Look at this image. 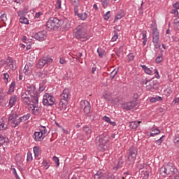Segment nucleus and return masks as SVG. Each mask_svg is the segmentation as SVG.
Listing matches in <instances>:
<instances>
[{"mask_svg":"<svg viewBox=\"0 0 179 179\" xmlns=\"http://www.w3.org/2000/svg\"><path fill=\"white\" fill-rule=\"evenodd\" d=\"M38 97V94H37V90H36V87L34 85H31L27 91H24L22 93L21 100L24 103V104H27V106H30L31 101L34 100V98Z\"/></svg>","mask_w":179,"mask_h":179,"instance_id":"1","label":"nucleus"},{"mask_svg":"<svg viewBox=\"0 0 179 179\" xmlns=\"http://www.w3.org/2000/svg\"><path fill=\"white\" fill-rule=\"evenodd\" d=\"M159 174L163 177L165 176H173L177 173V169L173 163H168L166 166H162L159 169Z\"/></svg>","mask_w":179,"mask_h":179,"instance_id":"2","label":"nucleus"},{"mask_svg":"<svg viewBox=\"0 0 179 179\" xmlns=\"http://www.w3.org/2000/svg\"><path fill=\"white\" fill-rule=\"evenodd\" d=\"M74 36L76 38H78V40H80L81 41H86V40H87V34H86L83 25H78L74 29Z\"/></svg>","mask_w":179,"mask_h":179,"instance_id":"3","label":"nucleus"},{"mask_svg":"<svg viewBox=\"0 0 179 179\" xmlns=\"http://www.w3.org/2000/svg\"><path fill=\"white\" fill-rule=\"evenodd\" d=\"M46 27L50 30H58L61 27V20L57 17H52L47 21Z\"/></svg>","mask_w":179,"mask_h":179,"instance_id":"4","label":"nucleus"},{"mask_svg":"<svg viewBox=\"0 0 179 179\" xmlns=\"http://www.w3.org/2000/svg\"><path fill=\"white\" fill-rule=\"evenodd\" d=\"M138 155V149L135 147H131L128 150V164H134L135 160H136V156Z\"/></svg>","mask_w":179,"mask_h":179,"instance_id":"5","label":"nucleus"},{"mask_svg":"<svg viewBox=\"0 0 179 179\" xmlns=\"http://www.w3.org/2000/svg\"><path fill=\"white\" fill-rule=\"evenodd\" d=\"M8 122H10L13 128H16L19 124H20V117L17 115V113L15 111H12L8 117Z\"/></svg>","mask_w":179,"mask_h":179,"instance_id":"6","label":"nucleus"},{"mask_svg":"<svg viewBox=\"0 0 179 179\" xmlns=\"http://www.w3.org/2000/svg\"><path fill=\"white\" fill-rule=\"evenodd\" d=\"M0 65H2L6 69H8L9 71H13L15 69V61H13V59L10 57H8L6 61L1 60Z\"/></svg>","mask_w":179,"mask_h":179,"instance_id":"7","label":"nucleus"},{"mask_svg":"<svg viewBox=\"0 0 179 179\" xmlns=\"http://www.w3.org/2000/svg\"><path fill=\"white\" fill-rule=\"evenodd\" d=\"M55 103V98L54 96H51L50 94H45L43 96V106H54V103Z\"/></svg>","mask_w":179,"mask_h":179,"instance_id":"8","label":"nucleus"},{"mask_svg":"<svg viewBox=\"0 0 179 179\" xmlns=\"http://www.w3.org/2000/svg\"><path fill=\"white\" fill-rule=\"evenodd\" d=\"M159 41H160L159 38V30L155 28L153 29V33H152V43H154L155 48L157 49L160 48Z\"/></svg>","mask_w":179,"mask_h":179,"instance_id":"9","label":"nucleus"},{"mask_svg":"<svg viewBox=\"0 0 179 179\" xmlns=\"http://www.w3.org/2000/svg\"><path fill=\"white\" fill-rule=\"evenodd\" d=\"M68 100H69V90L64 89L61 95L60 104L62 106H66V103H68Z\"/></svg>","mask_w":179,"mask_h":179,"instance_id":"10","label":"nucleus"},{"mask_svg":"<svg viewBox=\"0 0 179 179\" xmlns=\"http://www.w3.org/2000/svg\"><path fill=\"white\" fill-rule=\"evenodd\" d=\"M52 59L48 58V57H43L39 60L38 64H36V68H43V66H47V65H50V64H52Z\"/></svg>","mask_w":179,"mask_h":179,"instance_id":"11","label":"nucleus"},{"mask_svg":"<svg viewBox=\"0 0 179 179\" xmlns=\"http://www.w3.org/2000/svg\"><path fill=\"white\" fill-rule=\"evenodd\" d=\"M30 108H31L33 113H38L40 108H38V97L35 96L34 99H32L31 104H29Z\"/></svg>","mask_w":179,"mask_h":179,"instance_id":"12","label":"nucleus"},{"mask_svg":"<svg viewBox=\"0 0 179 179\" xmlns=\"http://www.w3.org/2000/svg\"><path fill=\"white\" fill-rule=\"evenodd\" d=\"M106 143H107V139L106 137L103 136H99L96 138V144L97 146L101 148V149H104V146H106Z\"/></svg>","mask_w":179,"mask_h":179,"instance_id":"13","label":"nucleus"},{"mask_svg":"<svg viewBox=\"0 0 179 179\" xmlns=\"http://www.w3.org/2000/svg\"><path fill=\"white\" fill-rule=\"evenodd\" d=\"M94 178L95 179H114V176L111 174H106L103 173L101 172V171H98L95 175H94Z\"/></svg>","mask_w":179,"mask_h":179,"instance_id":"14","label":"nucleus"},{"mask_svg":"<svg viewBox=\"0 0 179 179\" xmlns=\"http://www.w3.org/2000/svg\"><path fill=\"white\" fill-rule=\"evenodd\" d=\"M80 107L83 110L85 114H89L90 113V103L87 101H81Z\"/></svg>","mask_w":179,"mask_h":179,"instance_id":"15","label":"nucleus"},{"mask_svg":"<svg viewBox=\"0 0 179 179\" xmlns=\"http://www.w3.org/2000/svg\"><path fill=\"white\" fill-rule=\"evenodd\" d=\"M34 37L38 41H44L47 38V32L45 31H39L35 34Z\"/></svg>","mask_w":179,"mask_h":179,"instance_id":"16","label":"nucleus"},{"mask_svg":"<svg viewBox=\"0 0 179 179\" xmlns=\"http://www.w3.org/2000/svg\"><path fill=\"white\" fill-rule=\"evenodd\" d=\"M36 142H43L44 141L45 136L41 131H36L33 136Z\"/></svg>","mask_w":179,"mask_h":179,"instance_id":"17","label":"nucleus"},{"mask_svg":"<svg viewBox=\"0 0 179 179\" xmlns=\"http://www.w3.org/2000/svg\"><path fill=\"white\" fill-rule=\"evenodd\" d=\"M136 103L135 101H129L125 103L122 104V108L124 110H132L135 107Z\"/></svg>","mask_w":179,"mask_h":179,"instance_id":"18","label":"nucleus"},{"mask_svg":"<svg viewBox=\"0 0 179 179\" xmlns=\"http://www.w3.org/2000/svg\"><path fill=\"white\" fill-rule=\"evenodd\" d=\"M71 3L74 6V13H78L79 6H80V1L79 0H71Z\"/></svg>","mask_w":179,"mask_h":179,"instance_id":"19","label":"nucleus"},{"mask_svg":"<svg viewBox=\"0 0 179 179\" xmlns=\"http://www.w3.org/2000/svg\"><path fill=\"white\" fill-rule=\"evenodd\" d=\"M8 128V120L6 118H3L0 120V131L6 129Z\"/></svg>","mask_w":179,"mask_h":179,"instance_id":"20","label":"nucleus"},{"mask_svg":"<svg viewBox=\"0 0 179 179\" xmlns=\"http://www.w3.org/2000/svg\"><path fill=\"white\" fill-rule=\"evenodd\" d=\"M6 22H8L6 14H2L0 16V29L1 27H3L4 24H6Z\"/></svg>","mask_w":179,"mask_h":179,"instance_id":"21","label":"nucleus"},{"mask_svg":"<svg viewBox=\"0 0 179 179\" xmlns=\"http://www.w3.org/2000/svg\"><path fill=\"white\" fill-rule=\"evenodd\" d=\"M16 101H17V96L16 95L11 96L9 100V107H13L16 104Z\"/></svg>","mask_w":179,"mask_h":179,"instance_id":"22","label":"nucleus"},{"mask_svg":"<svg viewBox=\"0 0 179 179\" xmlns=\"http://www.w3.org/2000/svg\"><path fill=\"white\" fill-rule=\"evenodd\" d=\"M140 124H141V121H139V122H138V121L130 122H129V127L131 129H136V128H138V127H139Z\"/></svg>","mask_w":179,"mask_h":179,"instance_id":"23","label":"nucleus"},{"mask_svg":"<svg viewBox=\"0 0 179 179\" xmlns=\"http://www.w3.org/2000/svg\"><path fill=\"white\" fill-rule=\"evenodd\" d=\"M23 71L25 75H29V73H31V65H30V64H27Z\"/></svg>","mask_w":179,"mask_h":179,"instance_id":"24","label":"nucleus"},{"mask_svg":"<svg viewBox=\"0 0 179 179\" xmlns=\"http://www.w3.org/2000/svg\"><path fill=\"white\" fill-rule=\"evenodd\" d=\"M75 15L76 16H78V17H80L81 20H86V19H87V13H83L79 14L78 10H77V13H75Z\"/></svg>","mask_w":179,"mask_h":179,"instance_id":"25","label":"nucleus"},{"mask_svg":"<svg viewBox=\"0 0 179 179\" xmlns=\"http://www.w3.org/2000/svg\"><path fill=\"white\" fill-rule=\"evenodd\" d=\"M31 41L29 42H25L24 44L22 45V48H25L26 51H29V50H30L31 48Z\"/></svg>","mask_w":179,"mask_h":179,"instance_id":"26","label":"nucleus"},{"mask_svg":"<svg viewBox=\"0 0 179 179\" xmlns=\"http://www.w3.org/2000/svg\"><path fill=\"white\" fill-rule=\"evenodd\" d=\"M83 131H84V132H85L87 138H90V135H92V129H89V127L87 126H85L83 128Z\"/></svg>","mask_w":179,"mask_h":179,"instance_id":"27","label":"nucleus"},{"mask_svg":"<svg viewBox=\"0 0 179 179\" xmlns=\"http://www.w3.org/2000/svg\"><path fill=\"white\" fill-rule=\"evenodd\" d=\"M15 86H16V83L15 82H12L7 92L8 94H11L13 93V92H15Z\"/></svg>","mask_w":179,"mask_h":179,"instance_id":"28","label":"nucleus"},{"mask_svg":"<svg viewBox=\"0 0 179 179\" xmlns=\"http://www.w3.org/2000/svg\"><path fill=\"white\" fill-rule=\"evenodd\" d=\"M124 16H125V13H124L123 10H121L120 13L115 16L114 22H117V20H120V19H122Z\"/></svg>","mask_w":179,"mask_h":179,"instance_id":"29","label":"nucleus"},{"mask_svg":"<svg viewBox=\"0 0 179 179\" xmlns=\"http://www.w3.org/2000/svg\"><path fill=\"white\" fill-rule=\"evenodd\" d=\"M39 132H41V134H43V136H47V134L48 133V131H47V127H45V126H41Z\"/></svg>","mask_w":179,"mask_h":179,"instance_id":"30","label":"nucleus"},{"mask_svg":"<svg viewBox=\"0 0 179 179\" xmlns=\"http://www.w3.org/2000/svg\"><path fill=\"white\" fill-rule=\"evenodd\" d=\"M20 23H22V24H29V20L22 15L20 18Z\"/></svg>","mask_w":179,"mask_h":179,"instance_id":"31","label":"nucleus"},{"mask_svg":"<svg viewBox=\"0 0 179 179\" xmlns=\"http://www.w3.org/2000/svg\"><path fill=\"white\" fill-rule=\"evenodd\" d=\"M31 117L30 113H28L21 117H20V122H24V121H27V120H29Z\"/></svg>","mask_w":179,"mask_h":179,"instance_id":"32","label":"nucleus"},{"mask_svg":"<svg viewBox=\"0 0 179 179\" xmlns=\"http://www.w3.org/2000/svg\"><path fill=\"white\" fill-rule=\"evenodd\" d=\"M97 52L99 54V58H103V56L106 55V51L100 48L97 49Z\"/></svg>","mask_w":179,"mask_h":179,"instance_id":"33","label":"nucleus"},{"mask_svg":"<svg viewBox=\"0 0 179 179\" xmlns=\"http://www.w3.org/2000/svg\"><path fill=\"white\" fill-rule=\"evenodd\" d=\"M141 67L143 68V69H144L147 75H152V70H150V69H149L148 66H146L145 65H142Z\"/></svg>","mask_w":179,"mask_h":179,"instance_id":"34","label":"nucleus"},{"mask_svg":"<svg viewBox=\"0 0 179 179\" xmlns=\"http://www.w3.org/2000/svg\"><path fill=\"white\" fill-rule=\"evenodd\" d=\"M6 100V95L3 92H0V106L3 104V101Z\"/></svg>","mask_w":179,"mask_h":179,"instance_id":"35","label":"nucleus"},{"mask_svg":"<svg viewBox=\"0 0 179 179\" xmlns=\"http://www.w3.org/2000/svg\"><path fill=\"white\" fill-rule=\"evenodd\" d=\"M33 150L35 157H38V155H40V148H38V147L35 146L34 147Z\"/></svg>","mask_w":179,"mask_h":179,"instance_id":"36","label":"nucleus"},{"mask_svg":"<svg viewBox=\"0 0 179 179\" xmlns=\"http://www.w3.org/2000/svg\"><path fill=\"white\" fill-rule=\"evenodd\" d=\"M146 85L147 90H150V89H152L153 87V81L152 80H149Z\"/></svg>","mask_w":179,"mask_h":179,"instance_id":"37","label":"nucleus"},{"mask_svg":"<svg viewBox=\"0 0 179 179\" xmlns=\"http://www.w3.org/2000/svg\"><path fill=\"white\" fill-rule=\"evenodd\" d=\"M6 142H8V138L0 134V145H3V143H6Z\"/></svg>","mask_w":179,"mask_h":179,"instance_id":"38","label":"nucleus"},{"mask_svg":"<svg viewBox=\"0 0 179 179\" xmlns=\"http://www.w3.org/2000/svg\"><path fill=\"white\" fill-rule=\"evenodd\" d=\"M159 134H160V130H159L158 129H155L152 131V132L150 134V136H155V135H159Z\"/></svg>","mask_w":179,"mask_h":179,"instance_id":"39","label":"nucleus"},{"mask_svg":"<svg viewBox=\"0 0 179 179\" xmlns=\"http://www.w3.org/2000/svg\"><path fill=\"white\" fill-rule=\"evenodd\" d=\"M118 73V69H115L110 73V79H114L115 78V75Z\"/></svg>","mask_w":179,"mask_h":179,"instance_id":"40","label":"nucleus"},{"mask_svg":"<svg viewBox=\"0 0 179 179\" xmlns=\"http://www.w3.org/2000/svg\"><path fill=\"white\" fill-rule=\"evenodd\" d=\"M103 97L104 99H106V100L110 101V100H111V92H107L106 94L103 95Z\"/></svg>","mask_w":179,"mask_h":179,"instance_id":"41","label":"nucleus"},{"mask_svg":"<svg viewBox=\"0 0 179 179\" xmlns=\"http://www.w3.org/2000/svg\"><path fill=\"white\" fill-rule=\"evenodd\" d=\"M42 167H43L45 170H48V169L50 167V164H48V162H47V161H43L42 163Z\"/></svg>","mask_w":179,"mask_h":179,"instance_id":"42","label":"nucleus"},{"mask_svg":"<svg viewBox=\"0 0 179 179\" xmlns=\"http://www.w3.org/2000/svg\"><path fill=\"white\" fill-rule=\"evenodd\" d=\"M131 178V173H129V171H127L124 173V176H122V179H130Z\"/></svg>","mask_w":179,"mask_h":179,"instance_id":"43","label":"nucleus"},{"mask_svg":"<svg viewBox=\"0 0 179 179\" xmlns=\"http://www.w3.org/2000/svg\"><path fill=\"white\" fill-rule=\"evenodd\" d=\"M103 8H106L108 6V0H101Z\"/></svg>","mask_w":179,"mask_h":179,"instance_id":"44","label":"nucleus"},{"mask_svg":"<svg viewBox=\"0 0 179 179\" xmlns=\"http://www.w3.org/2000/svg\"><path fill=\"white\" fill-rule=\"evenodd\" d=\"M27 162H31L33 160V155L30 152H27Z\"/></svg>","mask_w":179,"mask_h":179,"instance_id":"45","label":"nucleus"},{"mask_svg":"<svg viewBox=\"0 0 179 179\" xmlns=\"http://www.w3.org/2000/svg\"><path fill=\"white\" fill-rule=\"evenodd\" d=\"M27 13V10H20L17 12L18 16H23Z\"/></svg>","mask_w":179,"mask_h":179,"instance_id":"46","label":"nucleus"},{"mask_svg":"<svg viewBox=\"0 0 179 179\" xmlns=\"http://www.w3.org/2000/svg\"><path fill=\"white\" fill-rule=\"evenodd\" d=\"M127 58L129 59V62L134 61V59H135V55H134V54L132 53H130L127 55Z\"/></svg>","mask_w":179,"mask_h":179,"instance_id":"47","label":"nucleus"},{"mask_svg":"<svg viewBox=\"0 0 179 179\" xmlns=\"http://www.w3.org/2000/svg\"><path fill=\"white\" fill-rule=\"evenodd\" d=\"M52 160L55 162V163L57 164V166H59V159L57 157V156H54L52 157Z\"/></svg>","mask_w":179,"mask_h":179,"instance_id":"48","label":"nucleus"},{"mask_svg":"<svg viewBox=\"0 0 179 179\" xmlns=\"http://www.w3.org/2000/svg\"><path fill=\"white\" fill-rule=\"evenodd\" d=\"M150 27L152 29V34H153V30H155V29H156L157 30V27L156 25V22H152L151 24H150Z\"/></svg>","mask_w":179,"mask_h":179,"instance_id":"49","label":"nucleus"},{"mask_svg":"<svg viewBox=\"0 0 179 179\" xmlns=\"http://www.w3.org/2000/svg\"><path fill=\"white\" fill-rule=\"evenodd\" d=\"M56 9H61V0H57L55 4Z\"/></svg>","mask_w":179,"mask_h":179,"instance_id":"50","label":"nucleus"},{"mask_svg":"<svg viewBox=\"0 0 179 179\" xmlns=\"http://www.w3.org/2000/svg\"><path fill=\"white\" fill-rule=\"evenodd\" d=\"M157 64H160V62H162V61H163V57L162 56H159L156 58L155 59Z\"/></svg>","mask_w":179,"mask_h":179,"instance_id":"51","label":"nucleus"},{"mask_svg":"<svg viewBox=\"0 0 179 179\" xmlns=\"http://www.w3.org/2000/svg\"><path fill=\"white\" fill-rule=\"evenodd\" d=\"M163 138H164V136H162V137H160L159 139L157 140L155 142L157 143V145H162V143L163 142Z\"/></svg>","mask_w":179,"mask_h":179,"instance_id":"52","label":"nucleus"},{"mask_svg":"<svg viewBox=\"0 0 179 179\" xmlns=\"http://www.w3.org/2000/svg\"><path fill=\"white\" fill-rule=\"evenodd\" d=\"M103 16L105 20H108V19H110V11L106 12V13L104 14Z\"/></svg>","mask_w":179,"mask_h":179,"instance_id":"53","label":"nucleus"},{"mask_svg":"<svg viewBox=\"0 0 179 179\" xmlns=\"http://www.w3.org/2000/svg\"><path fill=\"white\" fill-rule=\"evenodd\" d=\"M121 166H122V161L118 162L117 167L114 168L113 170H115V171H117V170H118V169H120V167H121Z\"/></svg>","mask_w":179,"mask_h":179,"instance_id":"54","label":"nucleus"},{"mask_svg":"<svg viewBox=\"0 0 179 179\" xmlns=\"http://www.w3.org/2000/svg\"><path fill=\"white\" fill-rule=\"evenodd\" d=\"M118 40V34H115L112 37V41H117Z\"/></svg>","mask_w":179,"mask_h":179,"instance_id":"55","label":"nucleus"},{"mask_svg":"<svg viewBox=\"0 0 179 179\" xmlns=\"http://www.w3.org/2000/svg\"><path fill=\"white\" fill-rule=\"evenodd\" d=\"M47 75H48V72L43 71H42V73L41 74V77L45 78V76H47Z\"/></svg>","mask_w":179,"mask_h":179,"instance_id":"56","label":"nucleus"},{"mask_svg":"<svg viewBox=\"0 0 179 179\" xmlns=\"http://www.w3.org/2000/svg\"><path fill=\"white\" fill-rule=\"evenodd\" d=\"M155 78L159 79V78H160V76L159 75V71H157V69H155Z\"/></svg>","mask_w":179,"mask_h":179,"instance_id":"57","label":"nucleus"},{"mask_svg":"<svg viewBox=\"0 0 179 179\" xmlns=\"http://www.w3.org/2000/svg\"><path fill=\"white\" fill-rule=\"evenodd\" d=\"M103 121H106V122H108L110 123V121H111V120L110 119V117H107V116H104L103 117Z\"/></svg>","mask_w":179,"mask_h":179,"instance_id":"58","label":"nucleus"},{"mask_svg":"<svg viewBox=\"0 0 179 179\" xmlns=\"http://www.w3.org/2000/svg\"><path fill=\"white\" fill-rule=\"evenodd\" d=\"M171 13L176 16H178V10L177 9H173Z\"/></svg>","mask_w":179,"mask_h":179,"instance_id":"59","label":"nucleus"},{"mask_svg":"<svg viewBox=\"0 0 179 179\" xmlns=\"http://www.w3.org/2000/svg\"><path fill=\"white\" fill-rule=\"evenodd\" d=\"M41 15H43V13L41 12H38L35 14V18L36 19H38V17H40V16H41Z\"/></svg>","mask_w":179,"mask_h":179,"instance_id":"60","label":"nucleus"},{"mask_svg":"<svg viewBox=\"0 0 179 179\" xmlns=\"http://www.w3.org/2000/svg\"><path fill=\"white\" fill-rule=\"evenodd\" d=\"M142 39L148 40V38H146V31H145L142 32Z\"/></svg>","mask_w":179,"mask_h":179,"instance_id":"61","label":"nucleus"},{"mask_svg":"<svg viewBox=\"0 0 179 179\" xmlns=\"http://www.w3.org/2000/svg\"><path fill=\"white\" fill-rule=\"evenodd\" d=\"M148 81H149V80H147L146 78H142V83H143V85H146Z\"/></svg>","mask_w":179,"mask_h":179,"instance_id":"62","label":"nucleus"},{"mask_svg":"<svg viewBox=\"0 0 179 179\" xmlns=\"http://www.w3.org/2000/svg\"><path fill=\"white\" fill-rule=\"evenodd\" d=\"M173 8H175L176 10L179 9V3H176L173 4Z\"/></svg>","mask_w":179,"mask_h":179,"instance_id":"63","label":"nucleus"},{"mask_svg":"<svg viewBox=\"0 0 179 179\" xmlns=\"http://www.w3.org/2000/svg\"><path fill=\"white\" fill-rule=\"evenodd\" d=\"M174 23L176 24H179V17L174 20Z\"/></svg>","mask_w":179,"mask_h":179,"instance_id":"64","label":"nucleus"}]
</instances>
